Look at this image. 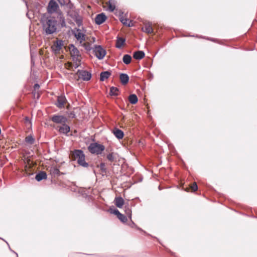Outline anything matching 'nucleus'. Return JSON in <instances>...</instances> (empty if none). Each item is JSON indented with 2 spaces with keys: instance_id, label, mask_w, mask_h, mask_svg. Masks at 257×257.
<instances>
[{
  "instance_id": "1",
  "label": "nucleus",
  "mask_w": 257,
  "mask_h": 257,
  "mask_svg": "<svg viewBox=\"0 0 257 257\" xmlns=\"http://www.w3.org/2000/svg\"><path fill=\"white\" fill-rule=\"evenodd\" d=\"M43 34L46 36L53 35L57 32L59 23L53 17H43L41 19Z\"/></svg>"
},
{
  "instance_id": "2",
  "label": "nucleus",
  "mask_w": 257,
  "mask_h": 257,
  "mask_svg": "<svg viewBox=\"0 0 257 257\" xmlns=\"http://www.w3.org/2000/svg\"><path fill=\"white\" fill-rule=\"evenodd\" d=\"M73 156L74 159L77 160V163L80 166L84 168H87L89 166L88 164L85 162V155L82 150H75Z\"/></svg>"
},
{
  "instance_id": "3",
  "label": "nucleus",
  "mask_w": 257,
  "mask_h": 257,
  "mask_svg": "<svg viewBox=\"0 0 257 257\" xmlns=\"http://www.w3.org/2000/svg\"><path fill=\"white\" fill-rule=\"evenodd\" d=\"M88 149L91 153L100 155L105 150V147L103 145L94 143L90 144Z\"/></svg>"
},
{
  "instance_id": "4",
  "label": "nucleus",
  "mask_w": 257,
  "mask_h": 257,
  "mask_svg": "<svg viewBox=\"0 0 257 257\" xmlns=\"http://www.w3.org/2000/svg\"><path fill=\"white\" fill-rule=\"evenodd\" d=\"M68 15L75 22L78 27L82 25V18L77 11H70L68 12Z\"/></svg>"
},
{
  "instance_id": "5",
  "label": "nucleus",
  "mask_w": 257,
  "mask_h": 257,
  "mask_svg": "<svg viewBox=\"0 0 257 257\" xmlns=\"http://www.w3.org/2000/svg\"><path fill=\"white\" fill-rule=\"evenodd\" d=\"M50 120L56 124H60L61 125L66 123L68 121V119L66 116L58 114L51 116Z\"/></svg>"
},
{
  "instance_id": "6",
  "label": "nucleus",
  "mask_w": 257,
  "mask_h": 257,
  "mask_svg": "<svg viewBox=\"0 0 257 257\" xmlns=\"http://www.w3.org/2000/svg\"><path fill=\"white\" fill-rule=\"evenodd\" d=\"M95 56L99 59H102L106 55V51L100 45H95L93 49Z\"/></svg>"
},
{
  "instance_id": "7",
  "label": "nucleus",
  "mask_w": 257,
  "mask_h": 257,
  "mask_svg": "<svg viewBox=\"0 0 257 257\" xmlns=\"http://www.w3.org/2000/svg\"><path fill=\"white\" fill-rule=\"evenodd\" d=\"M64 46V42L62 40L57 39L51 46L52 51L55 54H58Z\"/></svg>"
},
{
  "instance_id": "8",
  "label": "nucleus",
  "mask_w": 257,
  "mask_h": 257,
  "mask_svg": "<svg viewBox=\"0 0 257 257\" xmlns=\"http://www.w3.org/2000/svg\"><path fill=\"white\" fill-rule=\"evenodd\" d=\"M72 33L80 43H82L85 40V35L84 33L82 32L81 30L80 29H74V30H72Z\"/></svg>"
},
{
  "instance_id": "9",
  "label": "nucleus",
  "mask_w": 257,
  "mask_h": 257,
  "mask_svg": "<svg viewBox=\"0 0 257 257\" xmlns=\"http://www.w3.org/2000/svg\"><path fill=\"white\" fill-rule=\"evenodd\" d=\"M76 74L78 76V78L84 81H88L91 78V74L86 70H78Z\"/></svg>"
},
{
  "instance_id": "10",
  "label": "nucleus",
  "mask_w": 257,
  "mask_h": 257,
  "mask_svg": "<svg viewBox=\"0 0 257 257\" xmlns=\"http://www.w3.org/2000/svg\"><path fill=\"white\" fill-rule=\"evenodd\" d=\"M56 130L60 134L68 135L70 131V126L65 123L55 127Z\"/></svg>"
},
{
  "instance_id": "11",
  "label": "nucleus",
  "mask_w": 257,
  "mask_h": 257,
  "mask_svg": "<svg viewBox=\"0 0 257 257\" xmlns=\"http://www.w3.org/2000/svg\"><path fill=\"white\" fill-rule=\"evenodd\" d=\"M59 9V6L57 3L54 0H50L48 6V11L50 13H54L56 12Z\"/></svg>"
},
{
  "instance_id": "12",
  "label": "nucleus",
  "mask_w": 257,
  "mask_h": 257,
  "mask_svg": "<svg viewBox=\"0 0 257 257\" xmlns=\"http://www.w3.org/2000/svg\"><path fill=\"white\" fill-rule=\"evenodd\" d=\"M67 102V99L64 95H60L58 96L57 99V102L55 103V105L59 108H62L64 107L65 104Z\"/></svg>"
},
{
  "instance_id": "13",
  "label": "nucleus",
  "mask_w": 257,
  "mask_h": 257,
  "mask_svg": "<svg viewBox=\"0 0 257 257\" xmlns=\"http://www.w3.org/2000/svg\"><path fill=\"white\" fill-rule=\"evenodd\" d=\"M119 19L120 21L123 24V25L128 27L133 26L132 21H130L128 19L124 18L123 16V13L122 12L119 13Z\"/></svg>"
},
{
  "instance_id": "14",
  "label": "nucleus",
  "mask_w": 257,
  "mask_h": 257,
  "mask_svg": "<svg viewBox=\"0 0 257 257\" xmlns=\"http://www.w3.org/2000/svg\"><path fill=\"white\" fill-rule=\"evenodd\" d=\"M106 19V16L103 13L97 15L95 18V23L97 25L102 24Z\"/></svg>"
},
{
  "instance_id": "15",
  "label": "nucleus",
  "mask_w": 257,
  "mask_h": 257,
  "mask_svg": "<svg viewBox=\"0 0 257 257\" xmlns=\"http://www.w3.org/2000/svg\"><path fill=\"white\" fill-rule=\"evenodd\" d=\"M70 55L71 57L78 56L80 55L79 51L73 45L71 44L69 48Z\"/></svg>"
},
{
  "instance_id": "16",
  "label": "nucleus",
  "mask_w": 257,
  "mask_h": 257,
  "mask_svg": "<svg viewBox=\"0 0 257 257\" xmlns=\"http://www.w3.org/2000/svg\"><path fill=\"white\" fill-rule=\"evenodd\" d=\"M142 30L148 34H151L153 33L152 24L150 23L145 24L144 27L142 28Z\"/></svg>"
},
{
  "instance_id": "17",
  "label": "nucleus",
  "mask_w": 257,
  "mask_h": 257,
  "mask_svg": "<svg viewBox=\"0 0 257 257\" xmlns=\"http://www.w3.org/2000/svg\"><path fill=\"white\" fill-rule=\"evenodd\" d=\"M114 202L115 205L119 208H122L124 204V200L121 197H115Z\"/></svg>"
},
{
  "instance_id": "18",
  "label": "nucleus",
  "mask_w": 257,
  "mask_h": 257,
  "mask_svg": "<svg viewBox=\"0 0 257 257\" xmlns=\"http://www.w3.org/2000/svg\"><path fill=\"white\" fill-rule=\"evenodd\" d=\"M145 56V53L142 51H137L134 53L133 57L137 60H141Z\"/></svg>"
},
{
  "instance_id": "19",
  "label": "nucleus",
  "mask_w": 257,
  "mask_h": 257,
  "mask_svg": "<svg viewBox=\"0 0 257 257\" xmlns=\"http://www.w3.org/2000/svg\"><path fill=\"white\" fill-rule=\"evenodd\" d=\"M119 78L121 81V83L123 85L126 84L129 81V77L127 74L125 73H121L119 76Z\"/></svg>"
},
{
  "instance_id": "20",
  "label": "nucleus",
  "mask_w": 257,
  "mask_h": 257,
  "mask_svg": "<svg viewBox=\"0 0 257 257\" xmlns=\"http://www.w3.org/2000/svg\"><path fill=\"white\" fill-rule=\"evenodd\" d=\"M113 133L115 137L118 139H121L124 136L123 132L121 130L117 128H115L113 130Z\"/></svg>"
},
{
  "instance_id": "21",
  "label": "nucleus",
  "mask_w": 257,
  "mask_h": 257,
  "mask_svg": "<svg viewBox=\"0 0 257 257\" xmlns=\"http://www.w3.org/2000/svg\"><path fill=\"white\" fill-rule=\"evenodd\" d=\"M47 178V174L44 171H41L38 173L35 177V179L38 181H40L43 179H45Z\"/></svg>"
},
{
  "instance_id": "22",
  "label": "nucleus",
  "mask_w": 257,
  "mask_h": 257,
  "mask_svg": "<svg viewBox=\"0 0 257 257\" xmlns=\"http://www.w3.org/2000/svg\"><path fill=\"white\" fill-rule=\"evenodd\" d=\"M111 75V73L109 71H106L102 72L100 73V80L101 81H104L105 79H107Z\"/></svg>"
},
{
  "instance_id": "23",
  "label": "nucleus",
  "mask_w": 257,
  "mask_h": 257,
  "mask_svg": "<svg viewBox=\"0 0 257 257\" xmlns=\"http://www.w3.org/2000/svg\"><path fill=\"white\" fill-rule=\"evenodd\" d=\"M125 39L121 37H117L115 46L117 48H120L125 43Z\"/></svg>"
},
{
  "instance_id": "24",
  "label": "nucleus",
  "mask_w": 257,
  "mask_h": 257,
  "mask_svg": "<svg viewBox=\"0 0 257 257\" xmlns=\"http://www.w3.org/2000/svg\"><path fill=\"white\" fill-rule=\"evenodd\" d=\"M128 100L131 104H135L138 101V98L136 94H131L128 97Z\"/></svg>"
},
{
  "instance_id": "25",
  "label": "nucleus",
  "mask_w": 257,
  "mask_h": 257,
  "mask_svg": "<svg viewBox=\"0 0 257 257\" xmlns=\"http://www.w3.org/2000/svg\"><path fill=\"white\" fill-rule=\"evenodd\" d=\"M132 60V57L130 55L125 54L122 58L123 63L125 64H128L131 63Z\"/></svg>"
},
{
  "instance_id": "26",
  "label": "nucleus",
  "mask_w": 257,
  "mask_h": 257,
  "mask_svg": "<svg viewBox=\"0 0 257 257\" xmlns=\"http://www.w3.org/2000/svg\"><path fill=\"white\" fill-rule=\"evenodd\" d=\"M108 10L110 12H113L115 9L114 1L110 0L108 2Z\"/></svg>"
},
{
  "instance_id": "27",
  "label": "nucleus",
  "mask_w": 257,
  "mask_h": 257,
  "mask_svg": "<svg viewBox=\"0 0 257 257\" xmlns=\"http://www.w3.org/2000/svg\"><path fill=\"white\" fill-rule=\"evenodd\" d=\"M119 90L117 87H111L110 89V94L111 95L117 96L118 94Z\"/></svg>"
},
{
  "instance_id": "28",
  "label": "nucleus",
  "mask_w": 257,
  "mask_h": 257,
  "mask_svg": "<svg viewBox=\"0 0 257 257\" xmlns=\"http://www.w3.org/2000/svg\"><path fill=\"white\" fill-rule=\"evenodd\" d=\"M35 141V139L33 138V137L31 136H28L26 137L25 138V142L30 145H32L34 144Z\"/></svg>"
},
{
  "instance_id": "29",
  "label": "nucleus",
  "mask_w": 257,
  "mask_h": 257,
  "mask_svg": "<svg viewBox=\"0 0 257 257\" xmlns=\"http://www.w3.org/2000/svg\"><path fill=\"white\" fill-rule=\"evenodd\" d=\"M106 158L108 161L112 162L115 159V154L113 153H109L106 155Z\"/></svg>"
},
{
  "instance_id": "30",
  "label": "nucleus",
  "mask_w": 257,
  "mask_h": 257,
  "mask_svg": "<svg viewBox=\"0 0 257 257\" xmlns=\"http://www.w3.org/2000/svg\"><path fill=\"white\" fill-rule=\"evenodd\" d=\"M50 173L53 175H59L60 173L59 170L56 167H52L50 170Z\"/></svg>"
},
{
  "instance_id": "31",
  "label": "nucleus",
  "mask_w": 257,
  "mask_h": 257,
  "mask_svg": "<svg viewBox=\"0 0 257 257\" xmlns=\"http://www.w3.org/2000/svg\"><path fill=\"white\" fill-rule=\"evenodd\" d=\"M117 218L123 223L126 222L127 220L126 217L121 213L117 216Z\"/></svg>"
},
{
  "instance_id": "32",
  "label": "nucleus",
  "mask_w": 257,
  "mask_h": 257,
  "mask_svg": "<svg viewBox=\"0 0 257 257\" xmlns=\"http://www.w3.org/2000/svg\"><path fill=\"white\" fill-rule=\"evenodd\" d=\"M72 58V60L73 62H81V56L80 55H78V56H73L71 57Z\"/></svg>"
},
{
  "instance_id": "33",
  "label": "nucleus",
  "mask_w": 257,
  "mask_h": 257,
  "mask_svg": "<svg viewBox=\"0 0 257 257\" xmlns=\"http://www.w3.org/2000/svg\"><path fill=\"white\" fill-rule=\"evenodd\" d=\"M125 214L128 216L130 219L132 218V211L129 207L126 208L125 207Z\"/></svg>"
},
{
  "instance_id": "34",
  "label": "nucleus",
  "mask_w": 257,
  "mask_h": 257,
  "mask_svg": "<svg viewBox=\"0 0 257 257\" xmlns=\"http://www.w3.org/2000/svg\"><path fill=\"white\" fill-rule=\"evenodd\" d=\"M60 24L62 27H64L66 26V22L65 20L64 17L60 16Z\"/></svg>"
},
{
  "instance_id": "35",
  "label": "nucleus",
  "mask_w": 257,
  "mask_h": 257,
  "mask_svg": "<svg viewBox=\"0 0 257 257\" xmlns=\"http://www.w3.org/2000/svg\"><path fill=\"white\" fill-rule=\"evenodd\" d=\"M83 46L85 48V49L87 51H90L92 49L90 44L89 43H84L83 44Z\"/></svg>"
},
{
  "instance_id": "36",
  "label": "nucleus",
  "mask_w": 257,
  "mask_h": 257,
  "mask_svg": "<svg viewBox=\"0 0 257 257\" xmlns=\"http://www.w3.org/2000/svg\"><path fill=\"white\" fill-rule=\"evenodd\" d=\"M68 116L69 117L74 118L76 117V114L74 111H70L67 112Z\"/></svg>"
},
{
  "instance_id": "37",
  "label": "nucleus",
  "mask_w": 257,
  "mask_h": 257,
  "mask_svg": "<svg viewBox=\"0 0 257 257\" xmlns=\"http://www.w3.org/2000/svg\"><path fill=\"white\" fill-rule=\"evenodd\" d=\"M190 187H191V189L192 190V191H196L197 190V189H198V186H197V185L196 182H194L191 185Z\"/></svg>"
},
{
  "instance_id": "38",
  "label": "nucleus",
  "mask_w": 257,
  "mask_h": 257,
  "mask_svg": "<svg viewBox=\"0 0 257 257\" xmlns=\"http://www.w3.org/2000/svg\"><path fill=\"white\" fill-rule=\"evenodd\" d=\"M110 212L117 215V216L119 215V214L120 213V212L117 209H114L113 210L110 209Z\"/></svg>"
},
{
  "instance_id": "39",
  "label": "nucleus",
  "mask_w": 257,
  "mask_h": 257,
  "mask_svg": "<svg viewBox=\"0 0 257 257\" xmlns=\"http://www.w3.org/2000/svg\"><path fill=\"white\" fill-rule=\"evenodd\" d=\"M100 169L101 170V171H102L103 172L106 171L105 165L104 163H100Z\"/></svg>"
},
{
  "instance_id": "40",
  "label": "nucleus",
  "mask_w": 257,
  "mask_h": 257,
  "mask_svg": "<svg viewBox=\"0 0 257 257\" xmlns=\"http://www.w3.org/2000/svg\"><path fill=\"white\" fill-rule=\"evenodd\" d=\"M73 63H74V64H73L72 67L74 68V69H77L81 65V62H73Z\"/></svg>"
},
{
  "instance_id": "41",
  "label": "nucleus",
  "mask_w": 257,
  "mask_h": 257,
  "mask_svg": "<svg viewBox=\"0 0 257 257\" xmlns=\"http://www.w3.org/2000/svg\"><path fill=\"white\" fill-rule=\"evenodd\" d=\"M61 6H65L66 3L65 0H57Z\"/></svg>"
},
{
  "instance_id": "42",
  "label": "nucleus",
  "mask_w": 257,
  "mask_h": 257,
  "mask_svg": "<svg viewBox=\"0 0 257 257\" xmlns=\"http://www.w3.org/2000/svg\"><path fill=\"white\" fill-rule=\"evenodd\" d=\"M68 6L70 9H72L73 7V5L69 2V3L68 4Z\"/></svg>"
},
{
  "instance_id": "43",
  "label": "nucleus",
  "mask_w": 257,
  "mask_h": 257,
  "mask_svg": "<svg viewBox=\"0 0 257 257\" xmlns=\"http://www.w3.org/2000/svg\"><path fill=\"white\" fill-rule=\"evenodd\" d=\"M39 87H40V86H39V85L38 84H35L34 85V88H35V89H38V88H39Z\"/></svg>"
},
{
  "instance_id": "44",
  "label": "nucleus",
  "mask_w": 257,
  "mask_h": 257,
  "mask_svg": "<svg viewBox=\"0 0 257 257\" xmlns=\"http://www.w3.org/2000/svg\"><path fill=\"white\" fill-rule=\"evenodd\" d=\"M208 40H210V39H208ZM210 40H211L212 41H214V40L213 39H210Z\"/></svg>"
},
{
  "instance_id": "45",
  "label": "nucleus",
  "mask_w": 257,
  "mask_h": 257,
  "mask_svg": "<svg viewBox=\"0 0 257 257\" xmlns=\"http://www.w3.org/2000/svg\"><path fill=\"white\" fill-rule=\"evenodd\" d=\"M106 152H108V149H106Z\"/></svg>"
},
{
  "instance_id": "46",
  "label": "nucleus",
  "mask_w": 257,
  "mask_h": 257,
  "mask_svg": "<svg viewBox=\"0 0 257 257\" xmlns=\"http://www.w3.org/2000/svg\"><path fill=\"white\" fill-rule=\"evenodd\" d=\"M15 253H16V255L18 256V253H16V252H15Z\"/></svg>"
}]
</instances>
